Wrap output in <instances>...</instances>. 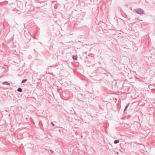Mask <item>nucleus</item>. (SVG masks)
<instances>
[{
    "label": "nucleus",
    "instance_id": "1",
    "mask_svg": "<svg viewBox=\"0 0 155 155\" xmlns=\"http://www.w3.org/2000/svg\"><path fill=\"white\" fill-rule=\"evenodd\" d=\"M136 12L139 14H142L143 13V10L141 9H137L135 10Z\"/></svg>",
    "mask_w": 155,
    "mask_h": 155
},
{
    "label": "nucleus",
    "instance_id": "2",
    "mask_svg": "<svg viewBox=\"0 0 155 155\" xmlns=\"http://www.w3.org/2000/svg\"><path fill=\"white\" fill-rule=\"evenodd\" d=\"M72 57L73 59L77 60V55H73L72 56Z\"/></svg>",
    "mask_w": 155,
    "mask_h": 155
},
{
    "label": "nucleus",
    "instance_id": "3",
    "mask_svg": "<svg viewBox=\"0 0 155 155\" xmlns=\"http://www.w3.org/2000/svg\"><path fill=\"white\" fill-rule=\"evenodd\" d=\"M18 91L19 92H22V89L21 88H19L18 89Z\"/></svg>",
    "mask_w": 155,
    "mask_h": 155
},
{
    "label": "nucleus",
    "instance_id": "4",
    "mask_svg": "<svg viewBox=\"0 0 155 155\" xmlns=\"http://www.w3.org/2000/svg\"><path fill=\"white\" fill-rule=\"evenodd\" d=\"M119 141L118 140H115L114 141V143H119Z\"/></svg>",
    "mask_w": 155,
    "mask_h": 155
},
{
    "label": "nucleus",
    "instance_id": "5",
    "mask_svg": "<svg viewBox=\"0 0 155 155\" xmlns=\"http://www.w3.org/2000/svg\"><path fill=\"white\" fill-rule=\"evenodd\" d=\"M27 81V80L26 79H25V80H23L22 81V82L21 83H25V81Z\"/></svg>",
    "mask_w": 155,
    "mask_h": 155
},
{
    "label": "nucleus",
    "instance_id": "6",
    "mask_svg": "<svg viewBox=\"0 0 155 155\" xmlns=\"http://www.w3.org/2000/svg\"><path fill=\"white\" fill-rule=\"evenodd\" d=\"M5 83L6 84V85H10V84L9 83H8V82H5Z\"/></svg>",
    "mask_w": 155,
    "mask_h": 155
},
{
    "label": "nucleus",
    "instance_id": "7",
    "mask_svg": "<svg viewBox=\"0 0 155 155\" xmlns=\"http://www.w3.org/2000/svg\"><path fill=\"white\" fill-rule=\"evenodd\" d=\"M128 106H129V104L126 107L125 109H126L127 108V107H128Z\"/></svg>",
    "mask_w": 155,
    "mask_h": 155
},
{
    "label": "nucleus",
    "instance_id": "8",
    "mask_svg": "<svg viewBox=\"0 0 155 155\" xmlns=\"http://www.w3.org/2000/svg\"><path fill=\"white\" fill-rule=\"evenodd\" d=\"M51 124L53 126L54 125V124H53L52 122H51Z\"/></svg>",
    "mask_w": 155,
    "mask_h": 155
}]
</instances>
